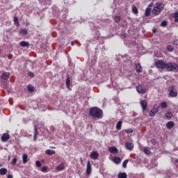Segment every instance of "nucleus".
<instances>
[{
    "mask_svg": "<svg viewBox=\"0 0 178 178\" xmlns=\"http://www.w3.org/2000/svg\"><path fill=\"white\" fill-rule=\"evenodd\" d=\"M154 66L157 69H161L162 70L165 69L167 72H177L178 70V65L176 63H166L163 60H156Z\"/></svg>",
    "mask_w": 178,
    "mask_h": 178,
    "instance_id": "f257e3e1",
    "label": "nucleus"
},
{
    "mask_svg": "<svg viewBox=\"0 0 178 178\" xmlns=\"http://www.w3.org/2000/svg\"><path fill=\"white\" fill-rule=\"evenodd\" d=\"M89 115L95 120H99L104 117V112L98 107H92L90 108Z\"/></svg>",
    "mask_w": 178,
    "mask_h": 178,
    "instance_id": "f03ea898",
    "label": "nucleus"
},
{
    "mask_svg": "<svg viewBox=\"0 0 178 178\" xmlns=\"http://www.w3.org/2000/svg\"><path fill=\"white\" fill-rule=\"evenodd\" d=\"M163 8H165V5L161 2L156 3L152 11V15H154V16H158V15H160L162 10H163Z\"/></svg>",
    "mask_w": 178,
    "mask_h": 178,
    "instance_id": "7ed1b4c3",
    "label": "nucleus"
},
{
    "mask_svg": "<svg viewBox=\"0 0 178 178\" xmlns=\"http://www.w3.org/2000/svg\"><path fill=\"white\" fill-rule=\"evenodd\" d=\"M136 90L139 94H145L147 92V88L141 85L136 87Z\"/></svg>",
    "mask_w": 178,
    "mask_h": 178,
    "instance_id": "20e7f679",
    "label": "nucleus"
},
{
    "mask_svg": "<svg viewBox=\"0 0 178 178\" xmlns=\"http://www.w3.org/2000/svg\"><path fill=\"white\" fill-rule=\"evenodd\" d=\"M125 147L127 149H129V151H133V148H134V144H133L131 142H127L125 143Z\"/></svg>",
    "mask_w": 178,
    "mask_h": 178,
    "instance_id": "39448f33",
    "label": "nucleus"
},
{
    "mask_svg": "<svg viewBox=\"0 0 178 178\" xmlns=\"http://www.w3.org/2000/svg\"><path fill=\"white\" fill-rule=\"evenodd\" d=\"M147 105H148V104L147 103V100L140 101V106L142 107L143 112H145V111H147Z\"/></svg>",
    "mask_w": 178,
    "mask_h": 178,
    "instance_id": "423d86ee",
    "label": "nucleus"
},
{
    "mask_svg": "<svg viewBox=\"0 0 178 178\" xmlns=\"http://www.w3.org/2000/svg\"><path fill=\"white\" fill-rule=\"evenodd\" d=\"M108 152H111V154H118L119 152V150L116 147L112 146L108 148Z\"/></svg>",
    "mask_w": 178,
    "mask_h": 178,
    "instance_id": "0eeeda50",
    "label": "nucleus"
},
{
    "mask_svg": "<svg viewBox=\"0 0 178 178\" xmlns=\"http://www.w3.org/2000/svg\"><path fill=\"white\" fill-rule=\"evenodd\" d=\"M169 90H170V93H169L170 97H177V92L173 90V87H170Z\"/></svg>",
    "mask_w": 178,
    "mask_h": 178,
    "instance_id": "6e6552de",
    "label": "nucleus"
},
{
    "mask_svg": "<svg viewBox=\"0 0 178 178\" xmlns=\"http://www.w3.org/2000/svg\"><path fill=\"white\" fill-rule=\"evenodd\" d=\"M159 109L157 108V107H156L155 106H154L153 109H152L149 112V116H151L152 118L154 117V115H156V113L158 112Z\"/></svg>",
    "mask_w": 178,
    "mask_h": 178,
    "instance_id": "1a4fd4ad",
    "label": "nucleus"
},
{
    "mask_svg": "<svg viewBox=\"0 0 178 178\" xmlns=\"http://www.w3.org/2000/svg\"><path fill=\"white\" fill-rule=\"evenodd\" d=\"M10 76V74H9V72H3L1 77L2 80H8V79H9Z\"/></svg>",
    "mask_w": 178,
    "mask_h": 178,
    "instance_id": "9d476101",
    "label": "nucleus"
},
{
    "mask_svg": "<svg viewBox=\"0 0 178 178\" xmlns=\"http://www.w3.org/2000/svg\"><path fill=\"white\" fill-rule=\"evenodd\" d=\"M91 170V163L88 161L87 163L86 175H90Z\"/></svg>",
    "mask_w": 178,
    "mask_h": 178,
    "instance_id": "9b49d317",
    "label": "nucleus"
},
{
    "mask_svg": "<svg viewBox=\"0 0 178 178\" xmlns=\"http://www.w3.org/2000/svg\"><path fill=\"white\" fill-rule=\"evenodd\" d=\"M98 156H99V154L97 152H92L90 154L91 159H94V160L98 159Z\"/></svg>",
    "mask_w": 178,
    "mask_h": 178,
    "instance_id": "f8f14e48",
    "label": "nucleus"
},
{
    "mask_svg": "<svg viewBox=\"0 0 178 178\" xmlns=\"http://www.w3.org/2000/svg\"><path fill=\"white\" fill-rule=\"evenodd\" d=\"M136 70L137 73L143 72V67H141V64L138 63L136 65Z\"/></svg>",
    "mask_w": 178,
    "mask_h": 178,
    "instance_id": "ddd939ff",
    "label": "nucleus"
},
{
    "mask_svg": "<svg viewBox=\"0 0 178 178\" xmlns=\"http://www.w3.org/2000/svg\"><path fill=\"white\" fill-rule=\"evenodd\" d=\"M174 126H175V122H173L172 121H170V122H167V124H166V127L169 130H170L171 129H173Z\"/></svg>",
    "mask_w": 178,
    "mask_h": 178,
    "instance_id": "4468645a",
    "label": "nucleus"
},
{
    "mask_svg": "<svg viewBox=\"0 0 178 178\" xmlns=\"http://www.w3.org/2000/svg\"><path fill=\"white\" fill-rule=\"evenodd\" d=\"M9 140V134H4L1 136V140L3 141V143L8 141Z\"/></svg>",
    "mask_w": 178,
    "mask_h": 178,
    "instance_id": "2eb2a0df",
    "label": "nucleus"
},
{
    "mask_svg": "<svg viewBox=\"0 0 178 178\" xmlns=\"http://www.w3.org/2000/svg\"><path fill=\"white\" fill-rule=\"evenodd\" d=\"M22 161L23 163H27V162H29V155H27V154H23Z\"/></svg>",
    "mask_w": 178,
    "mask_h": 178,
    "instance_id": "dca6fc26",
    "label": "nucleus"
},
{
    "mask_svg": "<svg viewBox=\"0 0 178 178\" xmlns=\"http://www.w3.org/2000/svg\"><path fill=\"white\" fill-rule=\"evenodd\" d=\"M8 173V169L3 168L0 169V175L1 176H5Z\"/></svg>",
    "mask_w": 178,
    "mask_h": 178,
    "instance_id": "f3484780",
    "label": "nucleus"
},
{
    "mask_svg": "<svg viewBox=\"0 0 178 178\" xmlns=\"http://www.w3.org/2000/svg\"><path fill=\"white\" fill-rule=\"evenodd\" d=\"M113 161L114 163H117V164H119L120 163V162H122V159H120V157H117V156L113 157Z\"/></svg>",
    "mask_w": 178,
    "mask_h": 178,
    "instance_id": "a211bd4d",
    "label": "nucleus"
},
{
    "mask_svg": "<svg viewBox=\"0 0 178 178\" xmlns=\"http://www.w3.org/2000/svg\"><path fill=\"white\" fill-rule=\"evenodd\" d=\"M45 154L47 155H55L56 152L55 150L47 149L46 150Z\"/></svg>",
    "mask_w": 178,
    "mask_h": 178,
    "instance_id": "6ab92c4d",
    "label": "nucleus"
},
{
    "mask_svg": "<svg viewBox=\"0 0 178 178\" xmlns=\"http://www.w3.org/2000/svg\"><path fill=\"white\" fill-rule=\"evenodd\" d=\"M64 169H65V164L63 163L60 164L56 167V170H58L59 172H60V170H63Z\"/></svg>",
    "mask_w": 178,
    "mask_h": 178,
    "instance_id": "aec40b11",
    "label": "nucleus"
},
{
    "mask_svg": "<svg viewBox=\"0 0 178 178\" xmlns=\"http://www.w3.org/2000/svg\"><path fill=\"white\" fill-rule=\"evenodd\" d=\"M118 178H127V174L126 172H120L118 175Z\"/></svg>",
    "mask_w": 178,
    "mask_h": 178,
    "instance_id": "412c9836",
    "label": "nucleus"
},
{
    "mask_svg": "<svg viewBox=\"0 0 178 178\" xmlns=\"http://www.w3.org/2000/svg\"><path fill=\"white\" fill-rule=\"evenodd\" d=\"M29 31H27V29H21L19 31V34H21L22 35H27Z\"/></svg>",
    "mask_w": 178,
    "mask_h": 178,
    "instance_id": "4be33fe9",
    "label": "nucleus"
},
{
    "mask_svg": "<svg viewBox=\"0 0 178 178\" xmlns=\"http://www.w3.org/2000/svg\"><path fill=\"white\" fill-rule=\"evenodd\" d=\"M19 44L21 45V47H29L30 44H29L28 42H26V41H22L20 42Z\"/></svg>",
    "mask_w": 178,
    "mask_h": 178,
    "instance_id": "5701e85b",
    "label": "nucleus"
},
{
    "mask_svg": "<svg viewBox=\"0 0 178 178\" xmlns=\"http://www.w3.org/2000/svg\"><path fill=\"white\" fill-rule=\"evenodd\" d=\"M165 118L167 119H172L173 118V113L172 112H168L165 113Z\"/></svg>",
    "mask_w": 178,
    "mask_h": 178,
    "instance_id": "b1692460",
    "label": "nucleus"
},
{
    "mask_svg": "<svg viewBox=\"0 0 178 178\" xmlns=\"http://www.w3.org/2000/svg\"><path fill=\"white\" fill-rule=\"evenodd\" d=\"M65 83L67 88H70V77H69V76H67Z\"/></svg>",
    "mask_w": 178,
    "mask_h": 178,
    "instance_id": "393cba45",
    "label": "nucleus"
},
{
    "mask_svg": "<svg viewBox=\"0 0 178 178\" xmlns=\"http://www.w3.org/2000/svg\"><path fill=\"white\" fill-rule=\"evenodd\" d=\"M122 121H119L116 124V129L117 130H122Z\"/></svg>",
    "mask_w": 178,
    "mask_h": 178,
    "instance_id": "a878e982",
    "label": "nucleus"
},
{
    "mask_svg": "<svg viewBox=\"0 0 178 178\" xmlns=\"http://www.w3.org/2000/svg\"><path fill=\"white\" fill-rule=\"evenodd\" d=\"M145 16H146L147 17H148V16H149V15H151V8H147L145 10Z\"/></svg>",
    "mask_w": 178,
    "mask_h": 178,
    "instance_id": "bb28decb",
    "label": "nucleus"
},
{
    "mask_svg": "<svg viewBox=\"0 0 178 178\" xmlns=\"http://www.w3.org/2000/svg\"><path fill=\"white\" fill-rule=\"evenodd\" d=\"M161 108H162V109H165V108H168V103H166V102H161Z\"/></svg>",
    "mask_w": 178,
    "mask_h": 178,
    "instance_id": "cd10ccee",
    "label": "nucleus"
},
{
    "mask_svg": "<svg viewBox=\"0 0 178 178\" xmlns=\"http://www.w3.org/2000/svg\"><path fill=\"white\" fill-rule=\"evenodd\" d=\"M14 23L17 27H19L20 26V24H19V19H17V17H14Z\"/></svg>",
    "mask_w": 178,
    "mask_h": 178,
    "instance_id": "c85d7f7f",
    "label": "nucleus"
},
{
    "mask_svg": "<svg viewBox=\"0 0 178 178\" xmlns=\"http://www.w3.org/2000/svg\"><path fill=\"white\" fill-rule=\"evenodd\" d=\"M143 150L145 154H147V155H149V154H151V151H149V149H148V147H145Z\"/></svg>",
    "mask_w": 178,
    "mask_h": 178,
    "instance_id": "c756f323",
    "label": "nucleus"
},
{
    "mask_svg": "<svg viewBox=\"0 0 178 178\" xmlns=\"http://www.w3.org/2000/svg\"><path fill=\"white\" fill-rule=\"evenodd\" d=\"M127 163H129V160L126 159L123 163H122V168H124V169H126V168H127Z\"/></svg>",
    "mask_w": 178,
    "mask_h": 178,
    "instance_id": "7c9ffc66",
    "label": "nucleus"
},
{
    "mask_svg": "<svg viewBox=\"0 0 178 178\" xmlns=\"http://www.w3.org/2000/svg\"><path fill=\"white\" fill-rule=\"evenodd\" d=\"M113 19L115 23H119L120 22V16H115L113 17Z\"/></svg>",
    "mask_w": 178,
    "mask_h": 178,
    "instance_id": "2f4dec72",
    "label": "nucleus"
},
{
    "mask_svg": "<svg viewBox=\"0 0 178 178\" xmlns=\"http://www.w3.org/2000/svg\"><path fill=\"white\" fill-rule=\"evenodd\" d=\"M28 90H29L30 92H34V86H31V85L28 86Z\"/></svg>",
    "mask_w": 178,
    "mask_h": 178,
    "instance_id": "473e14b6",
    "label": "nucleus"
},
{
    "mask_svg": "<svg viewBox=\"0 0 178 178\" xmlns=\"http://www.w3.org/2000/svg\"><path fill=\"white\" fill-rule=\"evenodd\" d=\"M35 135H34V141H37V127H34Z\"/></svg>",
    "mask_w": 178,
    "mask_h": 178,
    "instance_id": "72a5a7b5",
    "label": "nucleus"
},
{
    "mask_svg": "<svg viewBox=\"0 0 178 178\" xmlns=\"http://www.w3.org/2000/svg\"><path fill=\"white\" fill-rule=\"evenodd\" d=\"M174 19L177 23H178V11L175 13L174 14Z\"/></svg>",
    "mask_w": 178,
    "mask_h": 178,
    "instance_id": "f704fd0d",
    "label": "nucleus"
},
{
    "mask_svg": "<svg viewBox=\"0 0 178 178\" xmlns=\"http://www.w3.org/2000/svg\"><path fill=\"white\" fill-rule=\"evenodd\" d=\"M132 10H133L134 13H135V15H137V13H138V10L137 9V7H136V6H134L132 8Z\"/></svg>",
    "mask_w": 178,
    "mask_h": 178,
    "instance_id": "c9c22d12",
    "label": "nucleus"
},
{
    "mask_svg": "<svg viewBox=\"0 0 178 178\" xmlns=\"http://www.w3.org/2000/svg\"><path fill=\"white\" fill-rule=\"evenodd\" d=\"M134 131L131 129H128L125 130V133H127V134H130L131 133H133Z\"/></svg>",
    "mask_w": 178,
    "mask_h": 178,
    "instance_id": "e433bc0d",
    "label": "nucleus"
},
{
    "mask_svg": "<svg viewBox=\"0 0 178 178\" xmlns=\"http://www.w3.org/2000/svg\"><path fill=\"white\" fill-rule=\"evenodd\" d=\"M167 49L168 51H169V52H172L173 51V46L172 45L168 46Z\"/></svg>",
    "mask_w": 178,
    "mask_h": 178,
    "instance_id": "4c0bfd02",
    "label": "nucleus"
},
{
    "mask_svg": "<svg viewBox=\"0 0 178 178\" xmlns=\"http://www.w3.org/2000/svg\"><path fill=\"white\" fill-rule=\"evenodd\" d=\"M16 162H17V159L14 158L13 161H11V165H16Z\"/></svg>",
    "mask_w": 178,
    "mask_h": 178,
    "instance_id": "58836bf2",
    "label": "nucleus"
},
{
    "mask_svg": "<svg viewBox=\"0 0 178 178\" xmlns=\"http://www.w3.org/2000/svg\"><path fill=\"white\" fill-rule=\"evenodd\" d=\"M168 24V22H166V21H163L161 24V26L162 27H165V26Z\"/></svg>",
    "mask_w": 178,
    "mask_h": 178,
    "instance_id": "ea45409f",
    "label": "nucleus"
},
{
    "mask_svg": "<svg viewBox=\"0 0 178 178\" xmlns=\"http://www.w3.org/2000/svg\"><path fill=\"white\" fill-rule=\"evenodd\" d=\"M35 165L38 168H41V162L40 161H37Z\"/></svg>",
    "mask_w": 178,
    "mask_h": 178,
    "instance_id": "a19ab883",
    "label": "nucleus"
},
{
    "mask_svg": "<svg viewBox=\"0 0 178 178\" xmlns=\"http://www.w3.org/2000/svg\"><path fill=\"white\" fill-rule=\"evenodd\" d=\"M48 170V168L47 166H43L42 168V172H47Z\"/></svg>",
    "mask_w": 178,
    "mask_h": 178,
    "instance_id": "79ce46f5",
    "label": "nucleus"
},
{
    "mask_svg": "<svg viewBox=\"0 0 178 178\" xmlns=\"http://www.w3.org/2000/svg\"><path fill=\"white\" fill-rule=\"evenodd\" d=\"M174 45H178V40H176L173 42Z\"/></svg>",
    "mask_w": 178,
    "mask_h": 178,
    "instance_id": "37998d69",
    "label": "nucleus"
},
{
    "mask_svg": "<svg viewBox=\"0 0 178 178\" xmlns=\"http://www.w3.org/2000/svg\"><path fill=\"white\" fill-rule=\"evenodd\" d=\"M8 178H13V175H8Z\"/></svg>",
    "mask_w": 178,
    "mask_h": 178,
    "instance_id": "c03bdc74",
    "label": "nucleus"
},
{
    "mask_svg": "<svg viewBox=\"0 0 178 178\" xmlns=\"http://www.w3.org/2000/svg\"><path fill=\"white\" fill-rule=\"evenodd\" d=\"M175 163H178V159H176L175 160Z\"/></svg>",
    "mask_w": 178,
    "mask_h": 178,
    "instance_id": "a18cd8bd",
    "label": "nucleus"
},
{
    "mask_svg": "<svg viewBox=\"0 0 178 178\" xmlns=\"http://www.w3.org/2000/svg\"><path fill=\"white\" fill-rule=\"evenodd\" d=\"M29 76H34V74H33L32 72L29 73Z\"/></svg>",
    "mask_w": 178,
    "mask_h": 178,
    "instance_id": "49530a36",
    "label": "nucleus"
},
{
    "mask_svg": "<svg viewBox=\"0 0 178 178\" xmlns=\"http://www.w3.org/2000/svg\"><path fill=\"white\" fill-rule=\"evenodd\" d=\"M71 45H72V46L74 45V42L72 41V42H71Z\"/></svg>",
    "mask_w": 178,
    "mask_h": 178,
    "instance_id": "de8ad7c7",
    "label": "nucleus"
},
{
    "mask_svg": "<svg viewBox=\"0 0 178 178\" xmlns=\"http://www.w3.org/2000/svg\"><path fill=\"white\" fill-rule=\"evenodd\" d=\"M51 148H52L53 149H55V147H51Z\"/></svg>",
    "mask_w": 178,
    "mask_h": 178,
    "instance_id": "09e8293b",
    "label": "nucleus"
},
{
    "mask_svg": "<svg viewBox=\"0 0 178 178\" xmlns=\"http://www.w3.org/2000/svg\"><path fill=\"white\" fill-rule=\"evenodd\" d=\"M0 168H2V163H0Z\"/></svg>",
    "mask_w": 178,
    "mask_h": 178,
    "instance_id": "8fccbe9b",
    "label": "nucleus"
},
{
    "mask_svg": "<svg viewBox=\"0 0 178 178\" xmlns=\"http://www.w3.org/2000/svg\"><path fill=\"white\" fill-rule=\"evenodd\" d=\"M1 50L0 49V54H1Z\"/></svg>",
    "mask_w": 178,
    "mask_h": 178,
    "instance_id": "3c124183",
    "label": "nucleus"
},
{
    "mask_svg": "<svg viewBox=\"0 0 178 178\" xmlns=\"http://www.w3.org/2000/svg\"><path fill=\"white\" fill-rule=\"evenodd\" d=\"M153 33H155V31H153Z\"/></svg>",
    "mask_w": 178,
    "mask_h": 178,
    "instance_id": "603ef678",
    "label": "nucleus"
},
{
    "mask_svg": "<svg viewBox=\"0 0 178 178\" xmlns=\"http://www.w3.org/2000/svg\"><path fill=\"white\" fill-rule=\"evenodd\" d=\"M153 33H155V31H153Z\"/></svg>",
    "mask_w": 178,
    "mask_h": 178,
    "instance_id": "864d4df0",
    "label": "nucleus"
}]
</instances>
